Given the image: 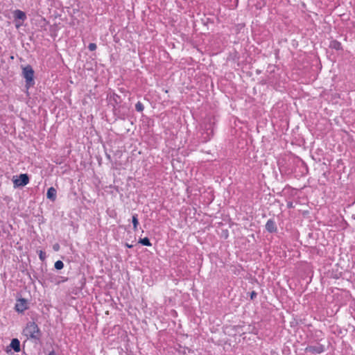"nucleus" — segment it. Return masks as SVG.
Here are the masks:
<instances>
[{
    "label": "nucleus",
    "instance_id": "obj_15",
    "mask_svg": "<svg viewBox=\"0 0 355 355\" xmlns=\"http://www.w3.org/2000/svg\"><path fill=\"white\" fill-rule=\"evenodd\" d=\"M139 243L141 244L144 246H151L152 243L150 241V239L148 237H144L143 239L140 238L139 240Z\"/></svg>",
    "mask_w": 355,
    "mask_h": 355
},
{
    "label": "nucleus",
    "instance_id": "obj_23",
    "mask_svg": "<svg viewBox=\"0 0 355 355\" xmlns=\"http://www.w3.org/2000/svg\"><path fill=\"white\" fill-rule=\"evenodd\" d=\"M47 355H56V354L54 350H52Z\"/></svg>",
    "mask_w": 355,
    "mask_h": 355
},
{
    "label": "nucleus",
    "instance_id": "obj_20",
    "mask_svg": "<svg viewBox=\"0 0 355 355\" xmlns=\"http://www.w3.org/2000/svg\"><path fill=\"white\" fill-rule=\"evenodd\" d=\"M45 258H46L45 253H44V252H43L42 251H40V259L41 260H44Z\"/></svg>",
    "mask_w": 355,
    "mask_h": 355
},
{
    "label": "nucleus",
    "instance_id": "obj_14",
    "mask_svg": "<svg viewBox=\"0 0 355 355\" xmlns=\"http://www.w3.org/2000/svg\"><path fill=\"white\" fill-rule=\"evenodd\" d=\"M132 225H133V229L135 231H136L137 230V227L139 225L138 216L137 214H135L132 215Z\"/></svg>",
    "mask_w": 355,
    "mask_h": 355
},
{
    "label": "nucleus",
    "instance_id": "obj_10",
    "mask_svg": "<svg viewBox=\"0 0 355 355\" xmlns=\"http://www.w3.org/2000/svg\"><path fill=\"white\" fill-rule=\"evenodd\" d=\"M11 349L14 350L15 352H19L21 350L20 348V341L18 338H12L11 340L10 346Z\"/></svg>",
    "mask_w": 355,
    "mask_h": 355
},
{
    "label": "nucleus",
    "instance_id": "obj_13",
    "mask_svg": "<svg viewBox=\"0 0 355 355\" xmlns=\"http://www.w3.org/2000/svg\"><path fill=\"white\" fill-rule=\"evenodd\" d=\"M329 48L335 49L336 51L343 50L341 43L336 40H333L330 42Z\"/></svg>",
    "mask_w": 355,
    "mask_h": 355
},
{
    "label": "nucleus",
    "instance_id": "obj_24",
    "mask_svg": "<svg viewBox=\"0 0 355 355\" xmlns=\"http://www.w3.org/2000/svg\"><path fill=\"white\" fill-rule=\"evenodd\" d=\"M125 246H126L127 248H132L133 247V246H132V245L129 244V243H125Z\"/></svg>",
    "mask_w": 355,
    "mask_h": 355
},
{
    "label": "nucleus",
    "instance_id": "obj_11",
    "mask_svg": "<svg viewBox=\"0 0 355 355\" xmlns=\"http://www.w3.org/2000/svg\"><path fill=\"white\" fill-rule=\"evenodd\" d=\"M56 195H57V191L54 187H51L50 188L48 189L47 192H46V198L48 199H49L52 202H54L56 199Z\"/></svg>",
    "mask_w": 355,
    "mask_h": 355
},
{
    "label": "nucleus",
    "instance_id": "obj_21",
    "mask_svg": "<svg viewBox=\"0 0 355 355\" xmlns=\"http://www.w3.org/2000/svg\"><path fill=\"white\" fill-rule=\"evenodd\" d=\"M53 250H54L55 251H58V250L60 249V245H59V244H58V243L55 244V245H53Z\"/></svg>",
    "mask_w": 355,
    "mask_h": 355
},
{
    "label": "nucleus",
    "instance_id": "obj_22",
    "mask_svg": "<svg viewBox=\"0 0 355 355\" xmlns=\"http://www.w3.org/2000/svg\"><path fill=\"white\" fill-rule=\"evenodd\" d=\"M68 280L67 277H62V279L61 281L58 282V284H60V282H64Z\"/></svg>",
    "mask_w": 355,
    "mask_h": 355
},
{
    "label": "nucleus",
    "instance_id": "obj_3",
    "mask_svg": "<svg viewBox=\"0 0 355 355\" xmlns=\"http://www.w3.org/2000/svg\"><path fill=\"white\" fill-rule=\"evenodd\" d=\"M21 76L25 79V87L26 89L33 87L35 84L34 79L35 71L31 65L21 66Z\"/></svg>",
    "mask_w": 355,
    "mask_h": 355
},
{
    "label": "nucleus",
    "instance_id": "obj_19",
    "mask_svg": "<svg viewBox=\"0 0 355 355\" xmlns=\"http://www.w3.org/2000/svg\"><path fill=\"white\" fill-rule=\"evenodd\" d=\"M257 292H255V291H252V292L250 293V299H251V300H254V298H256V297H257Z\"/></svg>",
    "mask_w": 355,
    "mask_h": 355
},
{
    "label": "nucleus",
    "instance_id": "obj_8",
    "mask_svg": "<svg viewBox=\"0 0 355 355\" xmlns=\"http://www.w3.org/2000/svg\"><path fill=\"white\" fill-rule=\"evenodd\" d=\"M305 350L313 354H322L324 352L325 348L324 345L318 344L315 346L309 345L306 347Z\"/></svg>",
    "mask_w": 355,
    "mask_h": 355
},
{
    "label": "nucleus",
    "instance_id": "obj_26",
    "mask_svg": "<svg viewBox=\"0 0 355 355\" xmlns=\"http://www.w3.org/2000/svg\"><path fill=\"white\" fill-rule=\"evenodd\" d=\"M288 207H292V203L289 204Z\"/></svg>",
    "mask_w": 355,
    "mask_h": 355
},
{
    "label": "nucleus",
    "instance_id": "obj_12",
    "mask_svg": "<svg viewBox=\"0 0 355 355\" xmlns=\"http://www.w3.org/2000/svg\"><path fill=\"white\" fill-rule=\"evenodd\" d=\"M110 101H112L113 103H111V104L113 105H116V106H119V105H121V103L122 102V99H121V97L115 94V93H113L111 96H110Z\"/></svg>",
    "mask_w": 355,
    "mask_h": 355
},
{
    "label": "nucleus",
    "instance_id": "obj_18",
    "mask_svg": "<svg viewBox=\"0 0 355 355\" xmlns=\"http://www.w3.org/2000/svg\"><path fill=\"white\" fill-rule=\"evenodd\" d=\"M97 46L95 43H90L88 46V49L91 51H94L96 49Z\"/></svg>",
    "mask_w": 355,
    "mask_h": 355
},
{
    "label": "nucleus",
    "instance_id": "obj_6",
    "mask_svg": "<svg viewBox=\"0 0 355 355\" xmlns=\"http://www.w3.org/2000/svg\"><path fill=\"white\" fill-rule=\"evenodd\" d=\"M28 309V301L24 298H19L17 300L15 306V310L19 313H23L24 311Z\"/></svg>",
    "mask_w": 355,
    "mask_h": 355
},
{
    "label": "nucleus",
    "instance_id": "obj_7",
    "mask_svg": "<svg viewBox=\"0 0 355 355\" xmlns=\"http://www.w3.org/2000/svg\"><path fill=\"white\" fill-rule=\"evenodd\" d=\"M125 107L123 105H113V114L117 118L120 119H125L127 112L124 110Z\"/></svg>",
    "mask_w": 355,
    "mask_h": 355
},
{
    "label": "nucleus",
    "instance_id": "obj_25",
    "mask_svg": "<svg viewBox=\"0 0 355 355\" xmlns=\"http://www.w3.org/2000/svg\"><path fill=\"white\" fill-rule=\"evenodd\" d=\"M107 157L108 159H110V155H107Z\"/></svg>",
    "mask_w": 355,
    "mask_h": 355
},
{
    "label": "nucleus",
    "instance_id": "obj_5",
    "mask_svg": "<svg viewBox=\"0 0 355 355\" xmlns=\"http://www.w3.org/2000/svg\"><path fill=\"white\" fill-rule=\"evenodd\" d=\"M14 21L15 26L19 28L23 22L27 19L26 13L20 10H15L13 12Z\"/></svg>",
    "mask_w": 355,
    "mask_h": 355
},
{
    "label": "nucleus",
    "instance_id": "obj_4",
    "mask_svg": "<svg viewBox=\"0 0 355 355\" xmlns=\"http://www.w3.org/2000/svg\"><path fill=\"white\" fill-rule=\"evenodd\" d=\"M29 180V175L27 173H22L19 176H13L14 187H23L28 184Z\"/></svg>",
    "mask_w": 355,
    "mask_h": 355
},
{
    "label": "nucleus",
    "instance_id": "obj_9",
    "mask_svg": "<svg viewBox=\"0 0 355 355\" xmlns=\"http://www.w3.org/2000/svg\"><path fill=\"white\" fill-rule=\"evenodd\" d=\"M265 227L266 231L269 233H276L277 232V227L273 218H270L268 220Z\"/></svg>",
    "mask_w": 355,
    "mask_h": 355
},
{
    "label": "nucleus",
    "instance_id": "obj_2",
    "mask_svg": "<svg viewBox=\"0 0 355 355\" xmlns=\"http://www.w3.org/2000/svg\"><path fill=\"white\" fill-rule=\"evenodd\" d=\"M214 125L211 118H207L201 125L202 132H201L200 141L202 143L209 141L214 135Z\"/></svg>",
    "mask_w": 355,
    "mask_h": 355
},
{
    "label": "nucleus",
    "instance_id": "obj_1",
    "mask_svg": "<svg viewBox=\"0 0 355 355\" xmlns=\"http://www.w3.org/2000/svg\"><path fill=\"white\" fill-rule=\"evenodd\" d=\"M23 334L27 338L33 340L35 343L40 342L42 336L38 325L34 321H28L23 330Z\"/></svg>",
    "mask_w": 355,
    "mask_h": 355
},
{
    "label": "nucleus",
    "instance_id": "obj_17",
    "mask_svg": "<svg viewBox=\"0 0 355 355\" xmlns=\"http://www.w3.org/2000/svg\"><path fill=\"white\" fill-rule=\"evenodd\" d=\"M135 109L137 112H141L144 109V106L140 101H138L135 105Z\"/></svg>",
    "mask_w": 355,
    "mask_h": 355
},
{
    "label": "nucleus",
    "instance_id": "obj_16",
    "mask_svg": "<svg viewBox=\"0 0 355 355\" xmlns=\"http://www.w3.org/2000/svg\"><path fill=\"white\" fill-rule=\"evenodd\" d=\"M54 267L56 270H60L64 268V263L62 261L58 260L55 261Z\"/></svg>",
    "mask_w": 355,
    "mask_h": 355
}]
</instances>
